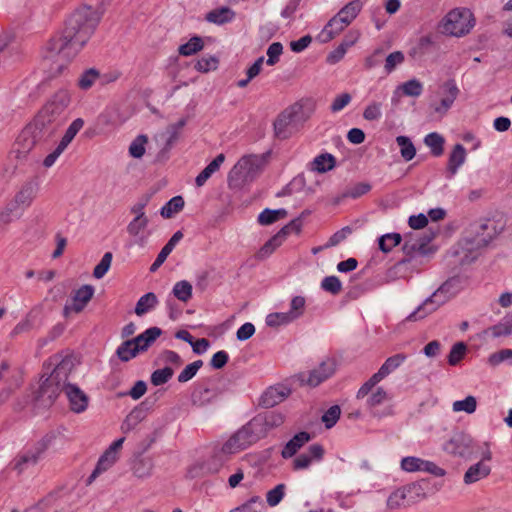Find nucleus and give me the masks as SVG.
I'll list each match as a JSON object with an SVG mask.
<instances>
[{
	"mask_svg": "<svg viewBox=\"0 0 512 512\" xmlns=\"http://www.w3.org/2000/svg\"><path fill=\"white\" fill-rule=\"evenodd\" d=\"M441 89L443 91L444 97L440 100L439 104L432 105V108L436 114L443 116L454 104L460 93V90L454 79L445 81L441 85Z\"/></svg>",
	"mask_w": 512,
	"mask_h": 512,
	"instance_id": "17",
	"label": "nucleus"
},
{
	"mask_svg": "<svg viewBox=\"0 0 512 512\" xmlns=\"http://www.w3.org/2000/svg\"><path fill=\"white\" fill-rule=\"evenodd\" d=\"M401 468L406 472L423 471L436 477H443L446 475V471L434 462L413 456L404 457L401 460Z\"/></svg>",
	"mask_w": 512,
	"mask_h": 512,
	"instance_id": "15",
	"label": "nucleus"
},
{
	"mask_svg": "<svg viewBox=\"0 0 512 512\" xmlns=\"http://www.w3.org/2000/svg\"><path fill=\"white\" fill-rule=\"evenodd\" d=\"M172 293L178 300L186 303L192 298V285L186 280L179 281L175 283Z\"/></svg>",
	"mask_w": 512,
	"mask_h": 512,
	"instance_id": "41",
	"label": "nucleus"
},
{
	"mask_svg": "<svg viewBox=\"0 0 512 512\" xmlns=\"http://www.w3.org/2000/svg\"><path fill=\"white\" fill-rule=\"evenodd\" d=\"M346 27L347 25L343 20L339 16L335 15L324 26L322 31L318 34L317 39L321 43H327L340 34Z\"/></svg>",
	"mask_w": 512,
	"mask_h": 512,
	"instance_id": "25",
	"label": "nucleus"
},
{
	"mask_svg": "<svg viewBox=\"0 0 512 512\" xmlns=\"http://www.w3.org/2000/svg\"><path fill=\"white\" fill-rule=\"evenodd\" d=\"M37 192V183L33 181H28L24 183L14 197V202L16 206L23 209L28 208L36 198Z\"/></svg>",
	"mask_w": 512,
	"mask_h": 512,
	"instance_id": "22",
	"label": "nucleus"
},
{
	"mask_svg": "<svg viewBox=\"0 0 512 512\" xmlns=\"http://www.w3.org/2000/svg\"><path fill=\"white\" fill-rule=\"evenodd\" d=\"M184 199L182 196H175L171 198L160 210L163 218L169 219L174 214L179 213L184 207Z\"/></svg>",
	"mask_w": 512,
	"mask_h": 512,
	"instance_id": "38",
	"label": "nucleus"
},
{
	"mask_svg": "<svg viewBox=\"0 0 512 512\" xmlns=\"http://www.w3.org/2000/svg\"><path fill=\"white\" fill-rule=\"evenodd\" d=\"M203 366L202 360H196L190 364H188L178 375V382L186 383L191 380L198 372V370Z\"/></svg>",
	"mask_w": 512,
	"mask_h": 512,
	"instance_id": "54",
	"label": "nucleus"
},
{
	"mask_svg": "<svg viewBox=\"0 0 512 512\" xmlns=\"http://www.w3.org/2000/svg\"><path fill=\"white\" fill-rule=\"evenodd\" d=\"M466 155V149L462 144H456L453 147L447 164L448 178H452L457 173L459 167L464 164Z\"/></svg>",
	"mask_w": 512,
	"mask_h": 512,
	"instance_id": "27",
	"label": "nucleus"
},
{
	"mask_svg": "<svg viewBox=\"0 0 512 512\" xmlns=\"http://www.w3.org/2000/svg\"><path fill=\"white\" fill-rule=\"evenodd\" d=\"M139 349L135 346L132 339L124 341L116 351L121 361L127 362L139 354Z\"/></svg>",
	"mask_w": 512,
	"mask_h": 512,
	"instance_id": "39",
	"label": "nucleus"
},
{
	"mask_svg": "<svg viewBox=\"0 0 512 512\" xmlns=\"http://www.w3.org/2000/svg\"><path fill=\"white\" fill-rule=\"evenodd\" d=\"M365 397V406L373 417L381 419L394 414L393 406L389 404L392 396L384 388H372Z\"/></svg>",
	"mask_w": 512,
	"mask_h": 512,
	"instance_id": "9",
	"label": "nucleus"
},
{
	"mask_svg": "<svg viewBox=\"0 0 512 512\" xmlns=\"http://www.w3.org/2000/svg\"><path fill=\"white\" fill-rule=\"evenodd\" d=\"M117 459H118V455H116L115 453H113L109 450H106L104 452V454L99 458L96 468L90 475V481L92 479L96 478L102 472H104V471L108 470L110 467H112L115 464V462L117 461Z\"/></svg>",
	"mask_w": 512,
	"mask_h": 512,
	"instance_id": "35",
	"label": "nucleus"
},
{
	"mask_svg": "<svg viewBox=\"0 0 512 512\" xmlns=\"http://www.w3.org/2000/svg\"><path fill=\"white\" fill-rule=\"evenodd\" d=\"M204 46L201 37L194 36L187 43L180 45L178 51L182 56H191L198 51L202 50Z\"/></svg>",
	"mask_w": 512,
	"mask_h": 512,
	"instance_id": "46",
	"label": "nucleus"
},
{
	"mask_svg": "<svg viewBox=\"0 0 512 512\" xmlns=\"http://www.w3.org/2000/svg\"><path fill=\"white\" fill-rule=\"evenodd\" d=\"M143 410L135 408L125 418L121 425V429L124 433L132 431L142 420Z\"/></svg>",
	"mask_w": 512,
	"mask_h": 512,
	"instance_id": "42",
	"label": "nucleus"
},
{
	"mask_svg": "<svg viewBox=\"0 0 512 512\" xmlns=\"http://www.w3.org/2000/svg\"><path fill=\"white\" fill-rule=\"evenodd\" d=\"M405 96L419 97L423 92V84L417 79H411L397 87Z\"/></svg>",
	"mask_w": 512,
	"mask_h": 512,
	"instance_id": "43",
	"label": "nucleus"
},
{
	"mask_svg": "<svg viewBox=\"0 0 512 512\" xmlns=\"http://www.w3.org/2000/svg\"><path fill=\"white\" fill-rule=\"evenodd\" d=\"M83 125L84 121L81 118L75 119L67 128L64 136L62 137L59 143L65 148H67V146L71 143L76 134L82 129Z\"/></svg>",
	"mask_w": 512,
	"mask_h": 512,
	"instance_id": "51",
	"label": "nucleus"
},
{
	"mask_svg": "<svg viewBox=\"0 0 512 512\" xmlns=\"http://www.w3.org/2000/svg\"><path fill=\"white\" fill-rule=\"evenodd\" d=\"M0 383L6 386L8 393L18 389L22 384V373L17 366H13L8 360L0 363Z\"/></svg>",
	"mask_w": 512,
	"mask_h": 512,
	"instance_id": "16",
	"label": "nucleus"
},
{
	"mask_svg": "<svg viewBox=\"0 0 512 512\" xmlns=\"http://www.w3.org/2000/svg\"><path fill=\"white\" fill-rule=\"evenodd\" d=\"M112 253L106 252L101 258L100 262L95 266L93 271V276L96 279H101L108 272L111 262H112Z\"/></svg>",
	"mask_w": 512,
	"mask_h": 512,
	"instance_id": "60",
	"label": "nucleus"
},
{
	"mask_svg": "<svg viewBox=\"0 0 512 512\" xmlns=\"http://www.w3.org/2000/svg\"><path fill=\"white\" fill-rule=\"evenodd\" d=\"M286 214H287V212L284 209H277V210L265 209L259 214L258 222L261 225H270V224L278 221L279 219L284 218L286 216Z\"/></svg>",
	"mask_w": 512,
	"mask_h": 512,
	"instance_id": "47",
	"label": "nucleus"
},
{
	"mask_svg": "<svg viewBox=\"0 0 512 512\" xmlns=\"http://www.w3.org/2000/svg\"><path fill=\"white\" fill-rule=\"evenodd\" d=\"M242 427L244 430H246L247 435L253 444L266 437L260 414L253 417L247 424Z\"/></svg>",
	"mask_w": 512,
	"mask_h": 512,
	"instance_id": "31",
	"label": "nucleus"
},
{
	"mask_svg": "<svg viewBox=\"0 0 512 512\" xmlns=\"http://www.w3.org/2000/svg\"><path fill=\"white\" fill-rule=\"evenodd\" d=\"M290 394L285 387H270L261 396V404L265 407H273L284 401Z\"/></svg>",
	"mask_w": 512,
	"mask_h": 512,
	"instance_id": "28",
	"label": "nucleus"
},
{
	"mask_svg": "<svg viewBox=\"0 0 512 512\" xmlns=\"http://www.w3.org/2000/svg\"><path fill=\"white\" fill-rule=\"evenodd\" d=\"M341 415V409L338 405L331 406L322 416V422L327 429L332 428Z\"/></svg>",
	"mask_w": 512,
	"mask_h": 512,
	"instance_id": "61",
	"label": "nucleus"
},
{
	"mask_svg": "<svg viewBox=\"0 0 512 512\" xmlns=\"http://www.w3.org/2000/svg\"><path fill=\"white\" fill-rule=\"evenodd\" d=\"M404 59V54L401 51H395L390 53L385 60V71L387 73H391L396 68V66L404 62Z\"/></svg>",
	"mask_w": 512,
	"mask_h": 512,
	"instance_id": "64",
	"label": "nucleus"
},
{
	"mask_svg": "<svg viewBox=\"0 0 512 512\" xmlns=\"http://www.w3.org/2000/svg\"><path fill=\"white\" fill-rule=\"evenodd\" d=\"M151 199V196L148 194L143 195L140 197L137 202H135L130 207L131 214L134 215L135 218H148V216L145 213V208L149 204Z\"/></svg>",
	"mask_w": 512,
	"mask_h": 512,
	"instance_id": "59",
	"label": "nucleus"
},
{
	"mask_svg": "<svg viewBox=\"0 0 512 512\" xmlns=\"http://www.w3.org/2000/svg\"><path fill=\"white\" fill-rule=\"evenodd\" d=\"M48 366H54V368L40 384L36 396L39 405L43 407L51 406L60 393L64 392L71 410L75 413L84 412L88 406V396L78 386L67 381L74 368L72 357L53 355L49 358Z\"/></svg>",
	"mask_w": 512,
	"mask_h": 512,
	"instance_id": "2",
	"label": "nucleus"
},
{
	"mask_svg": "<svg viewBox=\"0 0 512 512\" xmlns=\"http://www.w3.org/2000/svg\"><path fill=\"white\" fill-rule=\"evenodd\" d=\"M253 445L247 435L246 430L241 427L222 445L221 453L224 455H233L239 453Z\"/></svg>",
	"mask_w": 512,
	"mask_h": 512,
	"instance_id": "19",
	"label": "nucleus"
},
{
	"mask_svg": "<svg viewBox=\"0 0 512 512\" xmlns=\"http://www.w3.org/2000/svg\"><path fill=\"white\" fill-rule=\"evenodd\" d=\"M475 20L469 9H454L450 11L442 22L443 33L461 37L473 28Z\"/></svg>",
	"mask_w": 512,
	"mask_h": 512,
	"instance_id": "8",
	"label": "nucleus"
},
{
	"mask_svg": "<svg viewBox=\"0 0 512 512\" xmlns=\"http://www.w3.org/2000/svg\"><path fill=\"white\" fill-rule=\"evenodd\" d=\"M354 43L355 39H352L351 42H342L335 50L329 53L327 56V62L330 64L339 62L344 57L347 49Z\"/></svg>",
	"mask_w": 512,
	"mask_h": 512,
	"instance_id": "62",
	"label": "nucleus"
},
{
	"mask_svg": "<svg viewBox=\"0 0 512 512\" xmlns=\"http://www.w3.org/2000/svg\"><path fill=\"white\" fill-rule=\"evenodd\" d=\"M362 9L360 0H353L346 4L336 15L348 26L359 14Z\"/></svg>",
	"mask_w": 512,
	"mask_h": 512,
	"instance_id": "34",
	"label": "nucleus"
},
{
	"mask_svg": "<svg viewBox=\"0 0 512 512\" xmlns=\"http://www.w3.org/2000/svg\"><path fill=\"white\" fill-rule=\"evenodd\" d=\"M94 291V287L91 285H83L77 289L72 297V302L65 304L64 315L68 316L71 312L80 313L92 299Z\"/></svg>",
	"mask_w": 512,
	"mask_h": 512,
	"instance_id": "18",
	"label": "nucleus"
},
{
	"mask_svg": "<svg viewBox=\"0 0 512 512\" xmlns=\"http://www.w3.org/2000/svg\"><path fill=\"white\" fill-rule=\"evenodd\" d=\"M321 288L333 295H337L342 290V284L338 277L327 276L322 280Z\"/></svg>",
	"mask_w": 512,
	"mask_h": 512,
	"instance_id": "63",
	"label": "nucleus"
},
{
	"mask_svg": "<svg viewBox=\"0 0 512 512\" xmlns=\"http://www.w3.org/2000/svg\"><path fill=\"white\" fill-rule=\"evenodd\" d=\"M186 125V119L182 118L178 122L167 127L166 147H171L178 139L182 128Z\"/></svg>",
	"mask_w": 512,
	"mask_h": 512,
	"instance_id": "55",
	"label": "nucleus"
},
{
	"mask_svg": "<svg viewBox=\"0 0 512 512\" xmlns=\"http://www.w3.org/2000/svg\"><path fill=\"white\" fill-rule=\"evenodd\" d=\"M448 454L463 459H471L475 454V443L472 437L465 432H455L443 445Z\"/></svg>",
	"mask_w": 512,
	"mask_h": 512,
	"instance_id": "11",
	"label": "nucleus"
},
{
	"mask_svg": "<svg viewBox=\"0 0 512 512\" xmlns=\"http://www.w3.org/2000/svg\"><path fill=\"white\" fill-rule=\"evenodd\" d=\"M310 439L311 436L308 432L301 431L297 433L285 444L281 451V456L284 459L293 457Z\"/></svg>",
	"mask_w": 512,
	"mask_h": 512,
	"instance_id": "26",
	"label": "nucleus"
},
{
	"mask_svg": "<svg viewBox=\"0 0 512 512\" xmlns=\"http://www.w3.org/2000/svg\"><path fill=\"white\" fill-rule=\"evenodd\" d=\"M100 21V15L91 7L75 10L65 23L63 31L47 44V58L60 62L57 72L61 73L65 63L74 58L93 35Z\"/></svg>",
	"mask_w": 512,
	"mask_h": 512,
	"instance_id": "1",
	"label": "nucleus"
},
{
	"mask_svg": "<svg viewBox=\"0 0 512 512\" xmlns=\"http://www.w3.org/2000/svg\"><path fill=\"white\" fill-rule=\"evenodd\" d=\"M310 118L300 103H295L283 110L274 120V135L278 139H287L292 135V130L303 124Z\"/></svg>",
	"mask_w": 512,
	"mask_h": 512,
	"instance_id": "6",
	"label": "nucleus"
},
{
	"mask_svg": "<svg viewBox=\"0 0 512 512\" xmlns=\"http://www.w3.org/2000/svg\"><path fill=\"white\" fill-rule=\"evenodd\" d=\"M406 360V355L395 354L386 359L379 370L373 374L358 390L357 399H364L365 396L371 391L372 388L388 376L391 372L397 369Z\"/></svg>",
	"mask_w": 512,
	"mask_h": 512,
	"instance_id": "10",
	"label": "nucleus"
},
{
	"mask_svg": "<svg viewBox=\"0 0 512 512\" xmlns=\"http://www.w3.org/2000/svg\"><path fill=\"white\" fill-rule=\"evenodd\" d=\"M174 369L170 366H165L164 368L157 369L151 374V383L154 386H160L167 383L173 376Z\"/></svg>",
	"mask_w": 512,
	"mask_h": 512,
	"instance_id": "50",
	"label": "nucleus"
},
{
	"mask_svg": "<svg viewBox=\"0 0 512 512\" xmlns=\"http://www.w3.org/2000/svg\"><path fill=\"white\" fill-rule=\"evenodd\" d=\"M56 98L59 99V102L53 100L46 104L36 119L29 123L18 135L10 152V155L18 162L25 161L35 145L52 132V129L46 127V124L51 122V116L62 112L69 102L67 95L64 93L57 95Z\"/></svg>",
	"mask_w": 512,
	"mask_h": 512,
	"instance_id": "3",
	"label": "nucleus"
},
{
	"mask_svg": "<svg viewBox=\"0 0 512 512\" xmlns=\"http://www.w3.org/2000/svg\"><path fill=\"white\" fill-rule=\"evenodd\" d=\"M404 486L395 489L388 497L386 506L389 510H397L410 505Z\"/></svg>",
	"mask_w": 512,
	"mask_h": 512,
	"instance_id": "32",
	"label": "nucleus"
},
{
	"mask_svg": "<svg viewBox=\"0 0 512 512\" xmlns=\"http://www.w3.org/2000/svg\"><path fill=\"white\" fill-rule=\"evenodd\" d=\"M149 225V218H133L127 225L126 230L129 236L135 239V244L144 246L147 241V236L144 232Z\"/></svg>",
	"mask_w": 512,
	"mask_h": 512,
	"instance_id": "24",
	"label": "nucleus"
},
{
	"mask_svg": "<svg viewBox=\"0 0 512 512\" xmlns=\"http://www.w3.org/2000/svg\"><path fill=\"white\" fill-rule=\"evenodd\" d=\"M235 13L228 7L214 9L206 14L205 19L217 25L230 22L234 18Z\"/></svg>",
	"mask_w": 512,
	"mask_h": 512,
	"instance_id": "33",
	"label": "nucleus"
},
{
	"mask_svg": "<svg viewBox=\"0 0 512 512\" xmlns=\"http://www.w3.org/2000/svg\"><path fill=\"white\" fill-rule=\"evenodd\" d=\"M467 347L464 342H457L455 343L448 355V363L451 366L457 365L464 357L466 353Z\"/></svg>",
	"mask_w": 512,
	"mask_h": 512,
	"instance_id": "57",
	"label": "nucleus"
},
{
	"mask_svg": "<svg viewBox=\"0 0 512 512\" xmlns=\"http://www.w3.org/2000/svg\"><path fill=\"white\" fill-rule=\"evenodd\" d=\"M471 237H466L463 240L462 250L465 253L463 261L471 262L478 257V250L486 247L492 239L498 234L495 222L492 220H485L480 224H475L472 227Z\"/></svg>",
	"mask_w": 512,
	"mask_h": 512,
	"instance_id": "5",
	"label": "nucleus"
},
{
	"mask_svg": "<svg viewBox=\"0 0 512 512\" xmlns=\"http://www.w3.org/2000/svg\"><path fill=\"white\" fill-rule=\"evenodd\" d=\"M158 303L157 296L152 293H146L143 296L139 298V300L136 303L135 307V313L138 316H142L152 310Z\"/></svg>",
	"mask_w": 512,
	"mask_h": 512,
	"instance_id": "36",
	"label": "nucleus"
},
{
	"mask_svg": "<svg viewBox=\"0 0 512 512\" xmlns=\"http://www.w3.org/2000/svg\"><path fill=\"white\" fill-rule=\"evenodd\" d=\"M402 237L399 233H389L381 236L378 240L379 249L384 252H390L395 246L401 243Z\"/></svg>",
	"mask_w": 512,
	"mask_h": 512,
	"instance_id": "44",
	"label": "nucleus"
},
{
	"mask_svg": "<svg viewBox=\"0 0 512 512\" xmlns=\"http://www.w3.org/2000/svg\"><path fill=\"white\" fill-rule=\"evenodd\" d=\"M55 439L54 433L46 434L33 447L18 454L12 461L13 469L20 474L29 467L36 465Z\"/></svg>",
	"mask_w": 512,
	"mask_h": 512,
	"instance_id": "7",
	"label": "nucleus"
},
{
	"mask_svg": "<svg viewBox=\"0 0 512 512\" xmlns=\"http://www.w3.org/2000/svg\"><path fill=\"white\" fill-rule=\"evenodd\" d=\"M313 170L319 172V173H325L327 171H330L335 166V158L333 155L329 153L318 155L313 160Z\"/></svg>",
	"mask_w": 512,
	"mask_h": 512,
	"instance_id": "40",
	"label": "nucleus"
},
{
	"mask_svg": "<svg viewBox=\"0 0 512 512\" xmlns=\"http://www.w3.org/2000/svg\"><path fill=\"white\" fill-rule=\"evenodd\" d=\"M268 162V156L247 155L243 156L234 166V171L239 173L244 179L252 180L258 176L265 168Z\"/></svg>",
	"mask_w": 512,
	"mask_h": 512,
	"instance_id": "13",
	"label": "nucleus"
},
{
	"mask_svg": "<svg viewBox=\"0 0 512 512\" xmlns=\"http://www.w3.org/2000/svg\"><path fill=\"white\" fill-rule=\"evenodd\" d=\"M407 498L411 504L419 502L425 498H427L431 493H433V489L431 487V482L429 479H422L404 486Z\"/></svg>",
	"mask_w": 512,
	"mask_h": 512,
	"instance_id": "20",
	"label": "nucleus"
},
{
	"mask_svg": "<svg viewBox=\"0 0 512 512\" xmlns=\"http://www.w3.org/2000/svg\"><path fill=\"white\" fill-rule=\"evenodd\" d=\"M495 338L512 334V312L505 316L501 322L491 326L488 330Z\"/></svg>",
	"mask_w": 512,
	"mask_h": 512,
	"instance_id": "37",
	"label": "nucleus"
},
{
	"mask_svg": "<svg viewBox=\"0 0 512 512\" xmlns=\"http://www.w3.org/2000/svg\"><path fill=\"white\" fill-rule=\"evenodd\" d=\"M324 455V449L320 444L311 445L305 453L298 455L292 462L293 470H303L308 468L313 460H321Z\"/></svg>",
	"mask_w": 512,
	"mask_h": 512,
	"instance_id": "21",
	"label": "nucleus"
},
{
	"mask_svg": "<svg viewBox=\"0 0 512 512\" xmlns=\"http://www.w3.org/2000/svg\"><path fill=\"white\" fill-rule=\"evenodd\" d=\"M466 284L467 281L460 276L449 278L430 297L418 306L417 309L407 317V320L417 321L435 312L440 306L462 291Z\"/></svg>",
	"mask_w": 512,
	"mask_h": 512,
	"instance_id": "4",
	"label": "nucleus"
},
{
	"mask_svg": "<svg viewBox=\"0 0 512 512\" xmlns=\"http://www.w3.org/2000/svg\"><path fill=\"white\" fill-rule=\"evenodd\" d=\"M293 317L288 312H275L266 316V324L269 327H279L293 322Z\"/></svg>",
	"mask_w": 512,
	"mask_h": 512,
	"instance_id": "49",
	"label": "nucleus"
},
{
	"mask_svg": "<svg viewBox=\"0 0 512 512\" xmlns=\"http://www.w3.org/2000/svg\"><path fill=\"white\" fill-rule=\"evenodd\" d=\"M336 371V362L333 359L324 360L317 368L308 374L300 373L298 378L302 384L316 387L323 381L331 377Z\"/></svg>",
	"mask_w": 512,
	"mask_h": 512,
	"instance_id": "14",
	"label": "nucleus"
},
{
	"mask_svg": "<svg viewBox=\"0 0 512 512\" xmlns=\"http://www.w3.org/2000/svg\"><path fill=\"white\" fill-rule=\"evenodd\" d=\"M424 142L431 149L434 156L442 155L444 138L440 134L436 132L429 133L425 137Z\"/></svg>",
	"mask_w": 512,
	"mask_h": 512,
	"instance_id": "45",
	"label": "nucleus"
},
{
	"mask_svg": "<svg viewBox=\"0 0 512 512\" xmlns=\"http://www.w3.org/2000/svg\"><path fill=\"white\" fill-rule=\"evenodd\" d=\"M396 142L400 147V153L404 160L410 161L415 157L416 149L408 137L398 136Z\"/></svg>",
	"mask_w": 512,
	"mask_h": 512,
	"instance_id": "48",
	"label": "nucleus"
},
{
	"mask_svg": "<svg viewBox=\"0 0 512 512\" xmlns=\"http://www.w3.org/2000/svg\"><path fill=\"white\" fill-rule=\"evenodd\" d=\"M286 485L280 483L276 485L273 489L269 490L266 494V501L270 507L277 506L283 499L285 495Z\"/></svg>",
	"mask_w": 512,
	"mask_h": 512,
	"instance_id": "53",
	"label": "nucleus"
},
{
	"mask_svg": "<svg viewBox=\"0 0 512 512\" xmlns=\"http://www.w3.org/2000/svg\"><path fill=\"white\" fill-rule=\"evenodd\" d=\"M154 462L151 458H137L132 464V473L139 479H146L152 475Z\"/></svg>",
	"mask_w": 512,
	"mask_h": 512,
	"instance_id": "30",
	"label": "nucleus"
},
{
	"mask_svg": "<svg viewBox=\"0 0 512 512\" xmlns=\"http://www.w3.org/2000/svg\"><path fill=\"white\" fill-rule=\"evenodd\" d=\"M306 300L302 296H295L290 302V309L287 311L294 321L300 318L305 311Z\"/></svg>",
	"mask_w": 512,
	"mask_h": 512,
	"instance_id": "58",
	"label": "nucleus"
},
{
	"mask_svg": "<svg viewBox=\"0 0 512 512\" xmlns=\"http://www.w3.org/2000/svg\"><path fill=\"white\" fill-rule=\"evenodd\" d=\"M476 407H477L476 398L471 395L467 396L463 400L455 401L452 406L453 411H455V412L464 411L468 414L475 412Z\"/></svg>",
	"mask_w": 512,
	"mask_h": 512,
	"instance_id": "56",
	"label": "nucleus"
},
{
	"mask_svg": "<svg viewBox=\"0 0 512 512\" xmlns=\"http://www.w3.org/2000/svg\"><path fill=\"white\" fill-rule=\"evenodd\" d=\"M162 334V330L158 327H151L132 339L139 352L146 351Z\"/></svg>",
	"mask_w": 512,
	"mask_h": 512,
	"instance_id": "29",
	"label": "nucleus"
},
{
	"mask_svg": "<svg viewBox=\"0 0 512 512\" xmlns=\"http://www.w3.org/2000/svg\"><path fill=\"white\" fill-rule=\"evenodd\" d=\"M148 142V138L146 135L137 136L129 146V154L133 158H141L145 154V145Z\"/></svg>",
	"mask_w": 512,
	"mask_h": 512,
	"instance_id": "52",
	"label": "nucleus"
},
{
	"mask_svg": "<svg viewBox=\"0 0 512 512\" xmlns=\"http://www.w3.org/2000/svg\"><path fill=\"white\" fill-rule=\"evenodd\" d=\"M491 471L492 468L489 464L484 463V461H478L477 463L471 465L464 473L463 482L466 485L474 484L482 479L487 478Z\"/></svg>",
	"mask_w": 512,
	"mask_h": 512,
	"instance_id": "23",
	"label": "nucleus"
},
{
	"mask_svg": "<svg viewBox=\"0 0 512 512\" xmlns=\"http://www.w3.org/2000/svg\"><path fill=\"white\" fill-rule=\"evenodd\" d=\"M301 226L302 223L299 219L292 220L260 248L256 254V257L259 260H264L269 257L279 246L282 245L289 234H299L301 231Z\"/></svg>",
	"mask_w": 512,
	"mask_h": 512,
	"instance_id": "12",
	"label": "nucleus"
}]
</instances>
